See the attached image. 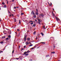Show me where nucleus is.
I'll use <instances>...</instances> for the list:
<instances>
[{"label": "nucleus", "instance_id": "nucleus-1", "mask_svg": "<svg viewBox=\"0 0 61 61\" xmlns=\"http://www.w3.org/2000/svg\"><path fill=\"white\" fill-rule=\"evenodd\" d=\"M38 24H39L40 25H41V23L40 22H41V21L40 20V19H38Z\"/></svg>", "mask_w": 61, "mask_h": 61}, {"label": "nucleus", "instance_id": "nucleus-2", "mask_svg": "<svg viewBox=\"0 0 61 61\" xmlns=\"http://www.w3.org/2000/svg\"><path fill=\"white\" fill-rule=\"evenodd\" d=\"M31 15H35V13L33 11H31Z\"/></svg>", "mask_w": 61, "mask_h": 61}, {"label": "nucleus", "instance_id": "nucleus-3", "mask_svg": "<svg viewBox=\"0 0 61 61\" xmlns=\"http://www.w3.org/2000/svg\"><path fill=\"white\" fill-rule=\"evenodd\" d=\"M25 44L26 46H27L28 45V44H29V42L28 43V41H27L26 42Z\"/></svg>", "mask_w": 61, "mask_h": 61}, {"label": "nucleus", "instance_id": "nucleus-4", "mask_svg": "<svg viewBox=\"0 0 61 61\" xmlns=\"http://www.w3.org/2000/svg\"><path fill=\"white\" fill-rule=\"evenodd\" d=\"M56 17V20H57V21H58V20H59V18H57Z\"/></svg>", "mask_w": 61, "mask_h": 61}, {"label": "nucleus", "instance_id": "nucleus-5", "mask_svg": "<svg viewBox=\"0 0 61 61\" xmlns=\"http://www.w3.org/2000/svg\"><path fill=\"white\" fill-rule=\"evenodd\" d=\"M40 15L41 16H42V17H44V15H43V13H41V14Z\"/></svg>", "mask_w": 61, "mask_h": 61}, {"label": "nucleus", "instance_id": "nucleus-6", "mask_svg": "<svg viewBox=\"0 0 61 61\" xmlns=\"http://www.w3.org/2000/svg\"><path fill=\"white\" fill-rule=\"evenodd\" d=\"M27 40H28L29 41H30V38H27Z\"/></svg>", "mask_w": 61, "mask_h": 61}, {"label": "nucleus", "instance_id": "nucleus-7", "mask_svg": "<svg viewBox=\"0 0 61 61\" xmlns=\"http://www.w3.org/2000/svg\"><path fill=\"white\" fill-rule=\"evenodd\" d=\"M27 53V52L26 51H25L24 52V55H25V54H26Z\"/></svg>", "mask_w": 61, "mask_h": 61}, {"label": "nucleus", "instance_id": "nucleus-8", "mask_svg": "<svg viewBox=\"0 0 61 61\" xmlns=\"http://www.w3.org/2000/svg\"><path fill=\"white\" fill-rule=\"evenodd\" d=\"M14 22H16V19L15 18H14Z\"/></svg>", "mask_w": 61, "mask_h": 61}, {"label": "nucleus", "instance_id": "nucleus-9", "mask_svg": "<svg viewBox=\"0 0 61 61\" xmlns=\"http://www.w3.org/2000/svg\"><path fill=\"white\" fill-rule=\"evenodd\" d=\"M24 41H25L26 40V38H24Z\"/></svg>", "mask_w": 61, "mask_h": 61}, {"label": "nucleus", "instance_id": "nucleus-10", "mask_svg": "<svg viewBox=\"0 0 61 61\" xmlns=\"http://www.w3.org/2000/svg\"><path fill=\"white\" fill-rule=\"evenodd\" d=\"M36 33V31H35L34 32V33H33V35H35Z\"/></svg>", "mask_w": 61, "mask_h": 61}, {"label": "nucleus", "instance_id": "nucleus-11", "mask_svg": "<svg viewBox=\"0 0 61 61\" xmlns=\"http://www.w3.org/2000/svg\"><path fill=\"white\" fill-rule=\"evenodd\" d=\"M38 12H36V14L37 15H38V13H37Z\"/></svg>", "mask_w": 61, "mask_h": 61}, {"label": "nucleus", "instance_id": "nucleus-12", "mask_svg": "<svg viewBox=\"0 0 61 61\" xmlns=\"http://www.w3.org/2000/svg\"><path fill=\"white\" fill-rule=\"evenodd\" d=\"M49 56V55H46V57H48Z\"/></svg>", "mask_w": 61, "mask_h": 61}, {"label": "nucleus", "instance_id": "nucleus-13", "mask_svg": "<svg viewBox=\"0 0 61 61\" xmlns=\"http://www.w3.org/2000/svg\"><path fill=\"white\" fill-rule=\"evenodd\" d=\"M33 46V44H30L29 45V46Z\"/></svg>", "mask_w": 61, "mask_h": 61}, {"label": "nucleus", "instance_id": "nucleus-14", "mask_svg": "<svg viewBox=\"0 0 61 61\" xmlns=\"http://www.w3.org/2000/svg\"><path fill=\"white\" fill-rule=\"evenodd\" d=\"M8 37L9 38H11V36L10 35H9L8 36Z\"/></svg>", "mask_w": 61, "mask_h": 61}, {"label": "nucleus", "instance_id": "nucleus-15", "mask_svg": "<svg viewBox=\"0 0 61 61\" xmlns=\"http://www.w3.org/2000/svg\"><path fill=\"white\" fill-rule=\"evenodd\" d=\"M33 17H34V18H36V15H34V16H33Z\"/></svg>", "mask_w": 61, "mask_h": 61}, {"label": "nucleus", "instance_id": "nucleus-16", "mask_svg": "<svg viewBox=\"0 0 61 61\" xmlns=\"http://www.w3.org/2000/svg\"><path fill=\"white\" fill-rule=\"evenodd\" d=\"M27 37V36L26 35H25L24 36V38H26Z\"/></svg>", "mask_w": 61, "mask_h": 61}, {"label": "nucleus", "instance_id": "nucleus-17", "mask_svg": "<svg viewBox=\"0 0 61 61\" xmlns=\"http://www.w3.org/2000/svg\"><path fill=\"white\" fill-rule=\"evenodd\" d=\"M41 35H42V36H44V34H43V33H41Z\"/></svg>", "mask_w": 61, "mask_h": 61}, {"label": "nucleus", "instance_id": "nucleus-18", "mask_svg": "<svg viewBox=\"0 0 61 61\" xmlns=\"http://www.w3.org/2000/svg\"><path fill=\"white\" fill-rule=\"evenodd\" d=\"M55 52L54 51L52 52H51L52 54H55Z\"/></svg>", "mask_w": 61, "mask_h": 61}, {"label": "nucleus", "instance_id": "nucleus-19", "mask_svg": "<svg viewBox=\"0 0 61 61\" xmlns=\"http://www.w3.org/2000/svg\"><path fill=\"white\" fill-rule=\"evenodd\" d=\"M30 52V51H29V50H28V51H27V53H28L29 52Z\"/></svg>", "mask_w": 61, "mask_h": 61}, {"label": "nucleus", "instance_id": "nucleus-20", "mask_svg": "<svg viewBox=\"0 0 61 61\" xmlns=\"http://www.w3.org/2000/svg\"><path fill=\"white\" fill-rule=\"evenodd\" d=\"M5 38V37L3 36V37H2V39H4V38Z\"/></svg>", "mask_w": 61, "mask_h": 61}, {"label": "nucleus", "instance_id": "nucleus-21", "mask_svg": "<svg viewBox=\"0 0 61 61\" xmlns=\"http://www.w3.org/2000/svg\"><path fill=\"white\" fill-rule=\"evenodd\" d=\"M28 55V54H26L25 55V56H27Z\"/></svg>", "mask_w": 61, "mask_h": 61}, {"label": "nucleus", "instance_id": "nucleus-22", "mask_svg": "<svg viewBox=\"0 0 61 61\" xmlns=\"http://www.w3.org/2000/svg\"><path fill=\"white\" fill-rule=\"evenodd\" d=\"M4 43V42L3 41H1L0 42V44H3V43Z\"/></svg>", "mask_w": 61, "mask_h": 61}, {"label": "nucleus", "instance_id": "nucleus-23", "mask_svg": "<svg viewBox=\"0 0 61 61\" xmlns=\"http://www.w3.org/2000/svg\"><path fill=\"white\" fill-rule=\"evenodd\" d=\"M41 43H42V44H46V43L45 42H41Z\"/></svg>", "mask_w": 61, "mask_h": 61}, {"label": "nucleus", "instance_id": "nucleus-24", "mask_svg": "<svg viewBox=\"0 0 61 61\" xmlns=\"http://www.w3.org/2000/svg\"><path fill=\"white\" fill-rule=\"evenodd\" d=\"M33 26H34V27H35V26H36V25L34 24L33 25Z\"/></svg>", "mask_w": 61, "mask_h": 61}, {"label": "nucleus", "instance_id": "nucleus-25", "mask_svg": "<svg viewBox=\"0 0 61 61\" xmlns=\"http://www.w3.org/2000/svg\"><path fill=\"white\" fill-rule=\"evenodd\" d=\"M36 11H37V12H38V10H37V9H36Z\"/></svg>", "mask_w": 61, "mask_h": 61}, {"label": "nucleus", "instance_id": "nucleus-26", "mask_svg": "<svg viewBox=\"0 0 61 61\" xmlns=\"http://www.w3.org/2000/svg\"><path fill=\"white\" fill-rule=\"evenodd\" d=\"M24 14V13H22L21 14V15H23Z\"/></svg>", "mask_w": 61, "mask_h": 61}, {"label": "nucleus", "instance_id": "nucleus-27", "mask_svg": "<svg viewBox=\"0 0 61 61\" xmlns=\"http://www.w3.org/2000/svg\"><path fill=\"white\" fill-rule=\"evenodd\" d=\"M29 21L30 22H33V21H32V20H29Z\"/></svg>", "mask_w": 61, "mask_h": 61}, {"label": "nucleus", "instance_id": "nucleus-28", "mask_svg": "<svg viewBox=\"0 0 61 61\" xmlns=\"http://www.w3.org/2000/svg\"><path fill=\"white\" fill-rule=\"evenodd\" d=\"M52 15L53 16H55V15H54V13H53Z\"/></svg>", "mask_w": 61, "mask_h": 61}, {"label": "nucleus", "instance_id": "nucleus-29", "mask_svg": "<svg viewBox=\"0 0 61 61\" xmlns=\"http://www.w3.org/2000/svg\"><path fill=\"white\" fill-rule=\"evenodd\" d=\"M17 7H14V9H16V8Z\"/></svg>", "mask_w": 61, "mask_h": 61}, {"label": "nucleus", "instance_id": "nucleus-30", "mask_svg": "<svg viewBox=\"0 0 61 61\" xmlns=\"http://www.w3.org/2000/svg\"><path fill=\"white\" fill-rule=\"evenodd\" d=\"M14 51L13 50L12 52V54H13L14 53Z\"/></svg>", "mask_w": 61, "mask_h": 61}, {"label": "nucleus", "instance_id": "nucleus-31", "mask_svg": "<svg viewBox=\"0 0 61 61\" xmlns=\"http://www.w3.org/2000/svg\"><path fill=\"white\" fill-rule=\"evenodd\" d=\"M33 22H32L30 24V25H33Z\"/></svg>", "mask_w": 61, "mask_h": 61}, {"label": "nucleus", "instance_id": "nucleus-32", "mask_svg": "<svg viewBox=\"0 0 61 61\" xmlns=\"http://www.w3.org/2000/svg\"><path fill=\"white\" fill-rule=\"evenodd\" d=\"M50 4H51V6H52V3H51Z\"/></svg>", "mask_w": 61, "mask_h": 61}, {"label": "nucleus", "instance_id": "nucleus-33", "mask_svg": "<svg viewBox=\"0 0 61 61\" xmlns=\"http://www.w3.org/2000/svg\"><path fill=\"white\" fill-rule=\"evenodd\" d=\"M26 47V46H24V48H25Z\"/></svg>", "mask_w": 61, "mask_h": 61}, {"label": "nucleus", "instance_id": "nucleus-34", "mask_svg": "<svg viewBox=\"0 0 61 61\" xmlns=\"http://www.w3.org/2000/svg\"><path fill=\"white\" fill-rule=\"evenodd\" d=\"M19 24H21V21H20V20H19Z\"/></svg>", "mask_w": 61, "mask_h": 61}, {"label": "nucleus", "instance_id": "nucleus-35", "mask_svg": "<svg viewBox=\"0 0 61 61\" xmlns=\"http://www.w3.org/2000/svg\"><path fill=\"white\" fill-rule=\"evenodd\" d=\"M16 59H17V60H18L19 59V58H16Z\"/></svg>", "mask_w": 61, "mask_h": 61}, {"label": "nucleus", "instance_id": "nucleus-36", "mask_svg": "<svg viewBox=\"0 0 61 61\" xmlns=\"http://www.w3.org/2000/svg\"><path fill=\"white\" fill-rule=\"evenodd\" d=\"M34 49V48H33V47H32V48H31V49Z\"/></svg>", "mask_w": 61, "mask_h": 61}, {"label": "nucleus", "instance_id": "nucleus-37", "mask_svg": "<svg viewBox=\"0 0 61 61\" xmlns=\"http://www.w3.org/2000/svg\"><path fill=\"white\" fill-rule=\"evenodd\" d=\"M12 2H14V0H12Z\"/></svg>", "mask_w": 61, "mask_h": 61}, {"label": "nucleus", "instance_id": "nucleus-38", "mask_svg": "<svg viewBox=\"0 0 61 61\" xmlns=\"http://www.w3.org/2000/svg\"><path fill=\"white\" fill-rule=\"evenodd\" d=\"M17 30V31H20L19 30V29H18Z\"/></svg>", "mask_w": 61, "mask_h": 61}, {"label": "nucleus", "instance_id": "nucleus-39", "mask_svg": "<svg viewBox=\"0 0 61 61\" xmlns=\"http://www.w3.org/2000/svg\"><path fill=\"white\" fill-rule=\"evenodd\" d=\"M54 48H55V45H54Z\"/></svg>", "mask_w": 61, "mask_h": 61}, {"label": "nucleus", "instance_id": "nucleus-40", "mask_svg": "<svg viewBox=\"0 0 61 61\" xmlns=\"http://www.w3.org/2000/svg\"><path fill=\"white\" fill-rule=\"evenodd\" d=\"M43 28H44V29H45V26H44L43 27Z\"/></svg>", "mask_w": 61, "mask_h": 61}, {"label": "nucleus", "instance_id": "nucleus-41", "mask_svg": "<svg viewBox=\"0 0 61 61\" xmlns=\"http://www.w3.org/2000/svg\"><path fill=\"white\" fill-rule=\"evenodd\" d=\"M6 40H8V38H6Z\"/></svg>", "mask_w": 61, "mask_h": 61}, {"label": "nucleus", "instance_id": "nucleus-42", "mask_svg": "<svg viewBox=\"0 0 61 61\" xmlns=\"http://www.w3.org/2000/svg\"><path fill=\"white\" fill-rule=\"evenodd\" d=\"M48 4H49V5H50V4L49 3V2H48Z\"/></svg>", "mask_w": 61, "mask_h": 61}, {"label": "nucleus", "instance_id": "nucleus-43", "mask_svg": "<svg viewBox=\"0 0 61 61\" xmlns=\"http://www.w3.org/2000/svg\"><path fill=\"white\" fill-rule=\"evenodd\" d=\"M35 21L36 22H37V20H35Z\"/></svg>", "mask_w": 61, "mask_h": 61}, {"label": "nucleus", "instance_id": "nucleus-44", "mask_svg": "<svg viewBox=\"0 0 61 61\" xmlns=\"http://www.w3.org/2000/svg\"><path fill=\"white\" fill-rule=\"evenodd\" d=\"M24 50V49H21V51H22V50Z\"/></svg>", "mask_w": 61, "mask_h": 61}, {"label": "nucleus", "instance_id": "nucleus-45", "mask_svg": "<svg viewBox=\"0 0 61 61\" xmlns=\"http://www.w3.org/2000/svg\"><path fill=\"white\" fill-rule=\"evenodd\" d=\"M19 8V7H18V6L16 8H17H17Z\"/></svg>", "mask_w": 61, "mask_h": 61}, {"label": "nucleus", "instance_id": "nucleus-46", "mask_svg": "<svg viewBox=\"0 0 61 61\" xmlns=\"http://www.w3.org/2000/svg\"><path fill=\"white\" fill-rule=\"evenodd\" d=\"M11 15H12V16H14V15H13V14H12Z\"/></svg>", "mask_w": 61, "mask_h": 61}, {"label": "nucleus", "instance_id": "nucleus-47", "mask_svg": "<svg viewBox=\"0 0 61 61\" xmlns=\"http://www.w3.org/2000/svg\"><path fill=\"white\" fill-rule=\"evenodd\" d=\"M8 12H9V13H10V12H9V11H8Z\"/></svg>", "mask_w": 61, "mask_h": 61}, {"label": "nucleus", "instance_id": "nucleus-48", "mask_svg": "<svg viewBox=\"0 0 61 61\" xmlns=\"http://www.w3.org/2000/svg\"><path fill=\"white\" fill-rule=\"evenodd\" d=\"M10 17V16H11V15H9Z\"/></svg>", "mask_w": 61, "mask_h": 61}, {"label": "nucleus", "instance_id": "nucleus-49", "mask_svg": "<svg viewBox=\"0 0 61 61\" xmlns=\"http://www.w3.org/2000/svg\"><path fill=\"white\" fill-rule=\"evenodd\" d=\"M39 47H37V48H39Z\"/></svg>", "mask_w": 61, "mask_h": 61}, {"label": "nucleus", "instance_id": "nucleus-50", "mask_svg": "<svg viewBox=\"0 0 61 61\" xmlns=\"http://www.w3.org/2000/svg\"><path fill=\"white\" fill-rule=\"evenodd\" d=\"M7 3L8 4V1H7Z\"/></svg>", "mask_w": 61, "mask_h": 61}, {"label": "nucleus", "instance_id": "nucleus-51", "mask_svg": "<svg viewBox=\"0 0 61 61\" xmlns=\"http://www.w3.org/2000/svg\"><path fill=\"white\" fill-rule=\"evenodd\" d=\"M4 7H6V5H5V6H4Z\"/></svg>", "mask_w": 61, "mask_h": 61}, {"label": "nucleus", "instance_id": "nucleus-52", "mask_svg": "<svg viewBox=\"0 0 61 61\" xmlns=\"http://www.w3.org/2000/svg\"><path fill=\"white\" fill-rule=\"evenodd\" d=\"M53 11L54 10V8L53 9Z\"/></svg>", "mask_w": 61, "mask_h": 61}, {"label": "nucleus", "instance_id": "nucleus-53", "mask_svg": "<svg viewBox=\"0 0 61 61\" xmlns=\"http://www.w3.org/2000/svg\"><path fill=\"white\" fill-rule=\"evenodd\" d=\"M29 44H31V43H29Z\"/></svg>", "mask_w": 61, "mask_h": 61}, {"label": "nucleus", "instance_id": "nucleus-54", "mask_svg": "<svg viewBox=\"0 0 61 61\" xmlns=\"http://www.w3.org/2000/svg\"><path fill=\"white\" fill-rule=\"evenodd\" d=\"M2 52H3V51H0V52H1V53H2Z\"/></svg>", "mask_w": 61, "mask_h": 61}, {"label": "nucleus", "instance_id": "nucleus-55", "mask_svg": "<svg viewBox=\"0 0 61 61\" xmlns=\"http://www.w3.org/2000/svg\"><path fill=\"white\" fill-rule=\"evenodd\" d=\"M3 5H4V4H5V3H3Z\"/></svg>", "mask_w": 61, "mask_h": 61}, {"label": "nucleus", "instance_id": "nucleus-56", "mask_svg": "<svg viewBox=\"0 0 61 61\" xmlns=\"http://www.w3.org/2000/svg\"><path fill=\"white\" fill-rule=\"evenodd\" d=\"M37 37H36V40H37Z\"/></svg>", "mask_w": 61, "mask_h": 61}, {"label": "nucleus", "instance_id": "nucleus-57", "mask_svg": "<svg viewBox=\"0 0 61 61\" xmlns=\"http://www.w3.org/2000/svg\"><path fill=\"white\" fill-rule=\"evenodd\" d=\"M29 23H31V22H29Z\"/></svg>", "mask_w": 61, "mask_h": 61}, {"label": "nucleus", "instance_id": "nucleus-58", "mask_svg": "<svg viewBox=\"0 0 61 61\" xmlns=\"http://www.w3.org/2000/svg\"><path fill=\"white\" fill-rule=\"evenodd\" d=\"M6 1H7V2H8V1H7V0H6Z\"/></svg>", "mask_w": 61, "mask_h": 61}, {"label": "nucleus", "instance_id": "nucleus-59", "mask_svg": "<svg viewBox=\"0 0 61 61\" xmlns=\"http://www.w3.org/2000/svg\"><path fill=\"white\" fill-rule=\"evenodd\" d=\"M20 59H22V58H20Z\"/></svg>", "mask_w": 61, "mask_h": 61}, {"label": "nucleus", "instance_id": "nucleus-60", "mask_svg": "<svg viewBox=\"0 0 61 61\" xmlns=\"http://www.w3.org/2000/svg\"><path fill=\"white\" fill-rule=\"evenodd\" d=\"M1 10V9L0 8V10Z\"/></svg>", "mask_w": 61, "mask_h": 61}, {"label": "nucleus", "instance_id": "nucleus-61", "mask_svg": "<svg viewBox=\"0 0 61 61\" xmlns=\"http://www.w3.org/2000/svg\"><path fill=\"white\" fill-rule=\"evenodd\" d=\"M20 46H19V48H20Z\"/></svg>", "mask_w": 61, "mask_h": 61}, {"label": "nucleus", "instance_id": "nucleus-62", "mask_svg": "<svg viewBox=\"0 0 61 61\" xmlns=\"http://www.w3.org/2000/svg\"><path fill=\"white\" fill-rule=\"evenodd\" d=\"M11 33H10L9 34V35H10V34H11Z\"/></svg>", "mask_w": 61, "mask_h": 61}, {"label": "nucleus", "instance_id": "nucleus-63", "mask_svg": "<svg viewBox=\"0 0 61 61\" xmlns=\"http://www.w3.org/2000/svg\"><path fill=\"white\" fill-rule=\"evenodd\" d=\"M15 33H16V32H15Z\"/></svg>", "mask_w": 61, "mask_h": 61}, {"label": "nucleus", "instance_id": "nucleus-64", "mask_svg": "<svg viewBox=\"0 0 61 61\" xmlns=\"http://www.w3.org/2000/svg\"><path fill=\"white\" fill-rule=\"evenodd\" d=\"M34 47H36V46H34Z\"/></svg>", "mask_w": 61, "mask_h": 61}]
</instances>
